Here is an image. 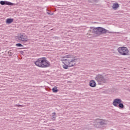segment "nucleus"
<instances>
[{
    "label": "nucleus",
    "instance_id": "7",
    "mask_svg": "<svg viewBox=\"0 0 130 130\" xmlns=\"http://www.w3.org/2000/svg\"><path fill=\"white\" fill-rule=\"evenodd\" d=\"M50 67V62L46 59V58L43 57V64L42 68H48Z\"/></svg>",
    "mask_w": 130,
    "mask_h": 130
},
{
    "label": "nucleus",
    "instance_id": "4",
    "mask_svg": "<svg viewBox=\"0 0 130 130\" xmlns=\"http://www.w3.org/2000/svg\"><path fill=\"white\" fill-rule=\"evenodd\" d=\"M118 52L121 54V55H127L129 51L126 47H120L118 48Z\"/></svg>",
    "mask_w": 130,
    "mask_h": 130
},
{
    "label": "nucleus",
    "instance_id": "9",
    "mask_svg": "<svg viewBox=\"0 0 130 130\" xmlns=\"http://www.w3.org/2000/svg\"><path fill=\"white\" fill-rule=\"evenodd\" d=\"M0 4L2 6H13L14 5V3H12L10 2H8V1H1L0 2Z\"/></svg>",
    "mask_w": 130,
    "mask_h": 130
},
{
    "label": "nucleus",
    "instance_id": "3",
    "mask_svg": "<svg viewBox=\"0 0 130 130\" xmlns=\"http://www.w3.org/2000/svg\"><path fill=\"white\" fill-rule=\"evenodd\" d=\"M122 103V101L120 99H116L114 100L113 104L115 107H119L120 109H123L124 105Z\"/></svg>",
    "mask_w": 130,
    "mask_h": 130
},
{
    "label": "nucleus",
    "instance_id": "20",
    "mask_svg": "<svg viewBox=\"0 0 130 130\" xmlns=\"http://www.w3.org/2000/svg\"><path fill=\"white\" fill-rule=\"evenodd\" d=\"M95 3H97L98 2V0H94Z\"/></svg>",
    "mask_w": 130,
    "mask_h": 130
},
{
    "label": "nucleus",
    "instance_id": "16",
    "mask_svg": "<svg viewBox=\"0 0 130 130\" xmlns=\"http://www.w3.org/2000/svg\"><path fill=\"white\" fill-rule=\"evenodd\" d=\"M99 122L101 125H104L105 123H104V121H103V120H101Z\"/></svg>",
    "mask_w": 130,
    "mask_h": 130
},
{
    "label": "nucleus",
    "instance_id": "11",
    "mask_svg": "<svg viewBox=\"0 0 130 130\" xmlns=\"http://www.w3.org/2000/svg\"><path fill=\"white\" fill-rule=\"evenodd\" d=\"M119 7V4L117 3H113V6H112V8L113 10H117V8Z\"/></svg>",
    "mask_w": 130,
    "mask_h": 130
},
{
    "label": "nucleus",
    "instance_id": "8",
    "mask_svg": "<svg viewBox=\"0 0 130 130\" xmlns=\"http://www.w3.org/2000/svg\"><path fill=\"white\" fill-rule=\"evenodd\" d=\"M43 62V57L39 58L34 63L37 66V67H39V68H42V64Z\"/></svg>",
    "mask_w": 130,
    "mask_h": 130
},
{
    "label": "nucleus",
    "instance_id": "2",
    "mask_svg": "<svg viewBox=\"0 0 130 130\" xmlns=\"http://www.w3.org/2000/svg\"><path fill=\"white\" fill-rule=\"evenodd\" d=\"M93 33L96 35H102V34H106V33H109V34H112L113 32L109 31V30L106 29L101 27H92Z\"/></svg>",
    "mask_w": 130,
    "mask_h": 130
},
{
    "label": "nucleus",
    "instance_id": "21",
    "mask_svg": "<svg viewBox=\"0 0 130 130\" xmlns=\"http://www.w3.org/2000/svg\"><path fill=\"white\" fill-rule=\"evenodd\" d=\"M52 130H55V129H52Z\"/></svg>",
    "mask_w": 130,
    "mask_h": 130
},
{
    "label": "nucleus",
    "instance_id": "15",
    "mask_svg": "<svg viewBox=\"0 0 130 130\" xmlns=\"http://www.w3.org/2000/svg\"><path fill=\"white\" fill-rule=\"evenodd\" d=\"M15 45L17 47H24V46L20 43L16 44Z\"/></svg>",
    "mask_w": 130,
    "mask_h": 130
},
{
    "label": "nucleus",
    "instance_id": "18",
    "mask_svg": "<svg viewBox=\"0 0 130 130\" xmlns=\"http://www.w3.org/2000/svg\"><path fill=\"white\" fill-rule=\"evenodd\" d=\"M48 12H47V14H48L49 15H50L51 16H52V15H53V13H51V11H49L48 10H47Z\"/></svg>",
    "mask_w": 130,
    "mask_h": 130
},
{
    "label": "nucleus",
    "instance_id": "19",
    "mask_svg": "<svg viewBox=\"0 0 130 130\" xmlns=\"http://www.w3.org/2000/svg\"><path fill=\"white\" fill-rule=\"evenodd\" d=\"M15 106H16L17 107H24L23 105H15Z\"/></svg>",
    "mask_w": 130,
    "mask_h": 130
},
{
    "label": "nucleus",
    "instance_id": "5",
    "mask_svg": "<svg viewBox=\"0 0 130 130\" xmlns=\"http://www.w3.org/2000/svg\"><path fill=\"white\" fill-rule=\"evenodd\" d=\"M95 80L99 83V85H103L106 83V79L102 75H98L95 77Z\"/></svg>",
    "mask_w": 130,
    "mask_h": 130
},
{
    "label": "nucleus",
    "instance_id": "6",
    "mask_svg": "<svg viewBox=\"0 0 130 130\" xmlns=\"http://www.w3.org/2000/svg\"><path fill=\"white\" fill-rule=\"evenodd\" d=\"M18 40L22 42H28V37L25 34H20L18 37Z\"/></svg>",
    "mask_w": 130,
    "mask_h": 130
},
{
    "label": "nucleus",
    "instance_id": "17",
    "mask_svg": "<svg viewBox=\"0 0 130 130\" xmlns=\"http://www.w3.org/2000/svg\"><path fill=\"white\" fill-rule=\"evenodd\" d=\"M13 54H14V53H13V52L12 51H9L8 52V55L10 56H12V55H13Z\"/></svg>",
    "mask_w": 130,
    "mask_h": 130
},
{
    "label": "nucleus",
    "instance_id": "10",
    "mask_svg": "<svg viewBox=\"0 0 130 130\" xmlns=\"http://www.w3.org/2000/svg\"><path fill=\"white\" fill-rule=\"evenodd\" d=\"M89 86L92 88H95L96 87V82L94 80H91L89 82Z\"/></svg>",
    "mask_w": 130,
    "mask_h": 130
},
{
    "label": "nucleus",
    "instance_id": "14",
    "mask_svg": "<svg viewBox=\"0 0 130 130\" xmlns=\"http://www.w3.org/2000/svg\"><path fill=\"white\" fill-rule=\"evenodd\" d=\"M52 91L53 93H57V92H58V89H57V87H54L52 88Z\"/></svg>",
    "mask_w": 130,
    "mask_h": 130
},
{
    "label": "nucleus",
    "instance_id": "13",
    "mask_svg": "<svg viewBox=\"0 0 130 130\" xmlns=\"http://www.w3.org/2000/svg\"><path fill=\"white\" fill-rule=\"evenodd\" d=\"M14 21V19L12 18H8L6 20V23L7 24H11V23H13Z\"/></svg>",
    "mask_w": 130,
    "mask_h": 130
},
{
    "label": "nucleus",
    "instance_id": "1",
    "mask_svg": "<svg viewBox=\"0 0 130 130\" xmlns=\"http://www.w3.org/2000/svg\"><path fill=\"white\" fill-rule=\"evenodd\" d=\"M76 59L74 57H71V56H68L66 59L62 60L63 63V68L65 70H68L69 68H72V67H75L76 66Z\"/></svg>",
    "mask_w": 130,
    "mask_h": 130
},
{
    "label": "nucleus",
    "instance_id": "12",
    "mask_svg": "<svg viewBox=\"0 0 130 130\" xmlns=\"http://www.w3.org/2000/svg\"><path fill=\"white\" fill-rule=\"evenodd\" d=\"M49 118L52 120H55V118H56V113L55 112L53 113L52 115H50Z\"/></svg>",
    "mask_w": 130,
    "mask_h": 130
}]
</instances>
